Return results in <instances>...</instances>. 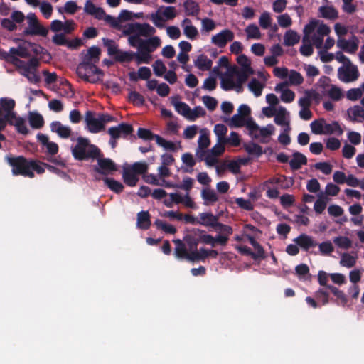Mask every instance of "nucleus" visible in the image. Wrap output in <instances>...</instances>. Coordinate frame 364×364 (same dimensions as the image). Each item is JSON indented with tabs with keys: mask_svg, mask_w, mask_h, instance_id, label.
Instances as JSON below:
<instances>
[{
	"mask_svg": "<svg viewBox=\"0 0 364 364\" xmlns=\"http://www.w3.org/2000/svg\"><path fill=\"white\" fill-rule=\"evenodd\" d=\"M72 154L80 161L94 159L100 156V150L97 146L90 144L87 139L79 136L76 145L72 149Z\"/></svg>",
	"mask_w": 364,
	"mask_h": 364,
	"instance_id": "1",
	"label": "nucleus"
},
{
	"mask_svg": "<svg viewBox=\"0 0 364 364\" xmlns=\"http://www.w3.org/2000/svg\"><path fill=\"white\" fill-rule=\"evenodd\" d=\"M356 258L348 253H344L341 256L340 264L343 267L351 268L355 266Z\"/></svg>",
	"mask_w": 364,
	"mask_h": 364,
	"instance_id": "50",
	"label": "nucleus"
},
{
	"mask_svg": "<svg viewBox=\"0 0 364 364\" xmlns=\"http://www.w3.org/2000/svg\"><path fill=\"white\" fill-rule=\"evenodd\" d=\"M328 291H330L328 289L321 288L315 293L316 299L321 301L322 305H326L331 301Z\"/></svg>",
	"mask_w": 364,
	"mask_h": 364,
	"instance_id": "39",
	"label": "nucleus"
},
{
	"mask_svg": "<svg viewBox=\"0 0 364 364\" xmlns=\"http://www.w3.org/2000/svg\"><path fill=\"white\" fill-rule=\"evenodd\" d=\"M319 12L323 18L335 20L338 17L337 10L333 6H322L319 8Z\"/></svg>",
	"mask_w": 364,
	"mask_h": 364,
	"instance_id": "29",
	"label": "nucleus"
},
{
	"mask_svg": "<svg viewBox=\"0 0 364 364\" xmlns=\"http://www.w3.org/2000/svg\"><path fill=\"white\" fill-rule=\"evenodd\" d=\"M154 74L158 77H162L167 69L161 60H156L152 65Z\"/></svg>",
	"mask_w": 364,
	"mask_h": 364,
	"instance_id": "53",
	"label": "nucleus"
},
{
	"mask_svg": "<svg viewBox=\"0 0 364 364\" xmlns=\"http://www.w3.org/2000/svg\"><path fill=\"white\" fill-rule=\"evenodd\" d=\"M173 242L176 245L174 255L178 259H186L188 254L185 244L180 240H173Z\"/></svg>",
	"mask_w": 364,
	"mask_h": 364,
	"instance_id": "32",
	"label": "nucleus"
},
{
	"mask_svg": "<svg viewBox=\"0 0 364 364\" xmlns=\"http://www.w3.org/2000/svg\"><path fill=\"white\" fill-rule=\"evenodd\" d=\"M103 45L107 48V53L109 55H114V57L118 53L119 49L116 43L111 39L102 38Z\"/></svg>",
	"mask_w": 364,
	"mask_h": 364,
	"instance_id": "44",
	"label": "nucleus"
},
{
	"mask_svg": "<svg viewBox=\"0 0 364 364\" xmlns=\"http://www.w3.org/2000/svg\"><path fill=\"white\" fill-rule=\"evenodd\" d=\"M28 120L31 127L33 129H41L44 125V119L38 112H30Z\"/></svg>",
	"mask_w": 364,
	"mask_h": 364,
	"instance_id": "28",
	"label": "nucleus"
},
{
	"mask_svg": "<svg viewBox=\"0 0 364 364\" xmlns=\"http://www.w3.org/2000/svg\"><path fill=\"white\" fill-rule=\"evenodd\" d=\"M156 29L147 23H140L138 22L128 23L124 31L125 35L136 34L139 36L147 37L155 33Z\"/></svg>",
	"mask_w": 364,
	"mask_h": 364,
	"instance_id": "5",
	"label": "nucleus"
},
{
	"mask_svg": "<svg viewBox=\"0 0 364 364\" xmlns=\"http://www.w3.org/2000/svg\"><path fill=\"white\" fill-rule=\"evenodd\" d=\"M245 124L246 125L245 118L238 114L232 117L229 124L231 127H241Z\"/></svg>",
	"mask_w": 364,
	"mask_h": 364,
	"instance_id": "63",
	"label": "nucleus"
},
{
	"mask_svg": "<svg viewBox=\"0 0 364 364\" xmlns=\"http://www.w3.org/2000/svg\"><path fill=\"white\" fill-rule=\"evenodd\" d=\"M50 129L53 132L57 133L58 135L63 139L69 138L72 132L70 127L63 125L59 121L51 122Z\"/></svg>",
	"mask_w": 364,
	"mask_h": 364,
	"instance_id": "18",
	"label": "nucleus"
},
{
	"mask_svg": "<svg viewBox=\"0 0 364 364\" xmlns=\"http://www.w3.org/2000/svg\"><path fill=\"white\" fill-rule=\"evenodd\" d=\"M129 101L134 105L136 106H142L145 103V99L144 96L136 91H131L129 92Z\"/></svg>",
	"mask_w": 364,
	"mask_h": 364,
	"instance_id": "47",
	"label": "nucleus"
},
{
	"mask_svg": "<svg viewBox=\"0 0 364 364\" xmlns=\"http://www.w3.org/2000/svg\"><path fill=\"white\" fill-rule=\"evenodd\" d=\"M302 45L300 47V53L304 56H310L313 54L314 49L310 43L309 37L304 36L302 39Z\"/></svg>",
	"mask_w": 364,
	"mask_h": 364,
	"instance_id": "41",
	"label": "nucleus"
},
{
	"mask_svg": "<svg viewBox=\"0 0 364 364\" xmlns=\"http://www.w3.org/2000/svg\"><path fill=\"white\" fill-rule=\"evenodd\" d=\"M234 38V33L229 29H224L212 37V43L219 48H224L228 41Z\"/></svg>",
	"mask_w": 364,
	"mask_h": 364,
	"instance_id": "9",
	"label": "nucleus"
},
{
	"mask_svg": "<svg viewBox=\"0 0 364 364\" xmlns=\"http://www.w3.org/2000/svg\"><path fill=\"white\" fill-rule=\"evenodd\" d=\"M178 96L172 97L171 103L178 114L187 118L188 112H190V107L186 103L178 101Z\"/></svg>",
	"mask_w": 364,
	"mask_h": 364,
	"instance_id": "23",
	"label": "nucleus"
},
{
	"mask_svg": "<svg viewBox=\"0 0 364 364\" xmlns=\"http://www.w3.org/2000/svg\"><path fill=\"white\" fill-rule=\"evenodd\" d=\"M150 214L148 211H141L137 214V227L141 230H148L151 226Z\"/></svg>",
	"mask_w": 364,
	"mask_h": 364,
	"instance_id": "24",
	"label": "nucleus"
},
{
	"mask_svg": "<svg viewBox=\"0 0 364 364\" xmlns=\"http://www.w3.org/2000/svg\"><path fill=\"white\" fill-rule=\"evenodd\" d=\"M235 203L242 209L251 211L254 209V205L250 200H245L243 198H237Z\"/></svg>",
	"mask_w": 364,
	"mask_h": 364,
	"instance_id": "61",
	"label": "nucleus"
},
{
	"mask_svg": "<svg viewBox=\"0 0 364 364\" xmlns=\"http://www.w3.org/2000/svg\"><path fill=\"white\" fill-rule=\"evenodd\" d=\"M181 26L183 28V33L188 38L193 40L198 36L197 28L192 24L189 18H185L182 21Z\"/></svg>",
	"mask_w": 364,
	"mask_h": 364,
	"instance_id": "19",
	"label": "nucleus"
},
{
	"mask_svg": "<svg viewBox=\"0 0 364 364\" xmlns=\"http://www.w3.org/2000/svg\"><path fill=\"white\" fill-rule=\"evenodd\" d=\"M230 69L231 73H233V76H237V80L235 82H237L238 84L245 83L247 80L249 76L251 75L247 73V72L239 70L235 67L230 68Z\"/></svg>",
	"mask_w": 364,
	"mask_h": 364,
	"instance_id": "49",
	"label": "nucleus"
},
{
	"mask_svg": "<svg viewBox=\"0 0 364 364\" xmlns=\"http://www.w3.org/2000/svg\"><path fill=\"white\" fill-rule=\"evenodd\" d=\"M247 38L259 39L261 33L259 28L255 24H250L245 28Z\"/></svg>",
	"mask_w": 364,
	"mask_h": 364,
	"instance_id": "54",
	"label": "nucleus"
},
{
	"mask_svg": "<svg viewBox=\"0 0 364 364\" xmlns=\"http://www.w3.org/2000/svg\"><path fill=\"white\" fill-rule=\"evenodd\" d=\"M348 115L349 119L354 121H359L362 122L364 121V109L359 105H355L352 107H350L348 111Z\"/></svg>",
	"mask_w": 364,
	"mask_h": 364,
	"instance_id": "21",
	"label": "nucleus"
},
{
	"mask_svg": "<svg viewBox=\"0 0 364 364\" xmlns=\"http://www.w3.org/2000/svg\"><path fill=\"white\" fill-rule=\"evenodd\" d=\"M48 33V29L42 26L39 21L29 25L23 31L24 36H41L46 37Z\"/></svg>",
	"mask_w": 364,
	"mask_h": 364,
	"instance_id": "14",
	"label": "nucleus"
},
{
	"mask_svg": "<svg viewBox=\"0 0 364 364\" xmlns=\"http://www.w3.org/2000/svg\"><path fill=\"white\" fill-rule=\"evenodd\" d=\"M338 78L343 82H350L356 80L359 77L358 67L351 62L340 67L338 70Z\"/></svg>",
	"mask_w": 364,
	"mask_h": 364,
	"instance_id": "6",
	"label": "nucleus"
},
{
	"mask_svg": "<svg viewBox=\"0 0 364 364\" xmlns=\"http://www.w3.org/2000/svg\"><path fill=\"white\" fill-rule=\"evenodd\" d=\"M156 142L159 146H162L166 150L175 151L177 149L176 144L173 141H167L159 135L156 136Z\"/></svg>",
	"mask_w": 364,
	"mask_h": 364,
	"instance_id": "48",
	"label": "nucleus"
},
{
	"mask_svg": "<svg viewBox=\"0 0 364 364\" xmlns=\"http://www.w3.org/2000/svg\"><path fill=\"white\" fill-rule=\"evenodd\" d=\"M246 127L250 132V134L255 139H258L262 136L263 139L260 140L262 143H267L264 138L269 137L272 135L274 132V127L269 124L264 127L260 128L255 122L250 118L246 122Z\"/></svg>",
	"mask_w": 364,
	"mask_h": 364,
	"instance_id": "4",
	"label": "nucleus"
},
{
	"mask_svg": "<svg viewBox=\"0 0 364 364\" xmlns=\"http://www.w3.org/2000/svg\"><path fill=\"white\" fill-rule=\"evenodd\" d=\"M294 242L304 251H308L310 248L314 247L318 245L312 237L304 233L294 239Z\"/></svg>",
	"mask_w": 364,
	"mask_h": 364,
	"instance_id": "15",
	"label": "nucleus"
},
{
	"mask_svg": "<svg viewBox=\"0 0 364 364\" xmlns=\"http://www.w3.org/2000/svg\"><path fill=\"white\" fill-rule=\"evenodd\" d=\"M14 126H15L16 131L20 134L26 135L29 132L28 129L27 128V126L26 124L25 120L21 117H18V118L16 119V121L15 122Z\"/></svg>",
	"mask_w": 364,
	"mask_h": 364,
	"instance_id": "56",
	"label": "nucleus"
},
{
	"mask_svg": "<svg viewBox=\"0 0 364 364\" xmlns=\"http://www.w3.org/2000/svg\"><path fill=\"white\" fill-rule=\"evenodd\" d=\"M237 63L241 66V71L247 72L249 74H253L254 70L251 67L250 60L244 54H240L237 58Z\"/></svg>",
	"mask_w": 364,
	"mask_h": 364,
	"instance_id": "31",
	"label": "nucleus"
},
{
	"mask_svg": "<svg viewBox=\"0 0 364 364\" xmlns=\"http://www.w3.org/2000/svg\"><path fill=\"white\" fill-rule=\"evenodd\" d=\"M201 197L204 200L205 205H209L217 202L219 199L218 196L214 190L210 188H203L201 191Z\"/></svg>",
	"mask_w": 364,
	"mask_h": 364,
	"instance_id": "22",
	"label": "nucleus"
},
{
	"mask_svg": "<svg viewBox=\"0 0 364 364\" xmlns=\"http://www.w3.org/2000/svg\"><path fill=\"white\" fill-rule=\"evenodd\" d=\"M274 122L278 125H284L287 124L286 122V109L284 107H280L277 114H274Z\"/></svg>",
	"mask_w": 364,
	"mask_h": 364,
	"instance_id": "64",
	"label": "nucleus"
},
{
	"mask_svg": "<svg viewBox=\"0 0 364 364\" xmlns=\"http://www.w3.org/2000/svg\"><path fill=\"white\" fill-rule=\"evenodd\" d=\"M299 40V35L293 30H289L284 34V41L287 46H293L298 43Z\"/></svg>",
	"mask_w": 364,
	"mask_h": 364,
	"instance_id": "33",
	"label": "nucleus"
},
{
	"mask_svg": "<svg viewBox=\"0 0 364 364\" xmlns=\"http://www.w3.org/2000/svg\"><path fill=\"white\" fill-rule=\"evenodd\" d=\"M214 132L218 137V142L222 144L225 141V135L228 132V128L223 124H217L214 127Z\"/></svg>",
	"mask_w": 364,
	"mask_h": 364,
	"instance_id": "42",
	"label": "nucleus"
},
{
	"mask_svg": "<svg viewBox=\"0 0 364 364\" xmlns=\"http://www.w3.org/2000/svg\"><path fill=\"white\" fill-rule=\"evenodd\" d=\"M6 160L12 167L11 171L14 176L21 175L31 178H34V173L31 171V159H27L23 156H7Z\"/></svg>",
	"mask_w": 364,
	"mask_h": 364,
	"instance_id": "3",
	"label": "nucleus"
},
{
	"mask_svg": "<svg viewBox=\"0 0 364 364\" xmlns=\"http://www.w3.org/2000/svg\"><path fill=\"white\" fill-rule=\"evenodd\" d=\"M9 55H12L13 56H18L23 58H28L30 57L31 54L28 50L22 46H19L17 48H11L9 49Z\"/></svg>",
	"mask_w": 364,
	"mask_h": 364,
	"instance_id": "43",
	"label": "nucleus"
},
{
	"mask_svg": "<svg viewBox=\"0 0 364 364\" xmlns=\"http://www.w3.org/2000/svg\"><path fill=\"white\" fill-rule=\"evenodd\" d=\"M181 160L190 169H185L183 171L186 173H191L193 168L196 165V159L191 153H185L181 156Z\"/></svg>",
	"mask_w": 364,
	"mask_h": 364,
	"instance_id": "46",
	"label": "nucleus"
},
{
	"mask_svg": "<svg viewBox=\"0 0 364 364\" xmlns=\"http://www.w3.org/2000/svg\"><path fill=\"white\" fill-rule=\"evenodd\" d=\"M133 132V127L127 123H121L118 126L109 127L107 131L110 136L114 139L127 138L132 134Z\"/></svg>",
	"mask_w": 364,
	"mask_h": 364,
	"instance_id": "7",
	"label": "nucleus"
},
{
	"mask_svg": "<svg viewBox=\"0 0 364 364\" xmlns=\"http://www.w3.org/2000/svg\"><path fill=\"white\" fill-rule=\"evenodd\" d=\"M137 64L141 63H149L151 60V55L149 53L138 51V53H135V56Z\"/></svg>",
	"mask_w": 364,
	"mask_h": 364,
	"instance_id": "60",
	"label": "nucleus"
},
{
	"mask_svg": "<svg viewBox=\"0 0 364 364\" xmlns=\"http://www.w3.org/2000/svg\"><path fill=\"white\" fill-rule=\"evenodd\" d=\"M327 289L336 297L335 299L331 297V301L336 303L338 306H344L346 305L348 303V297L342 290H340L338 288L333 285H328Z\"/></svg>",
	"mask_w": 364,
	"mask_h": 364,
	"instance_id": "16",
	"label": "nucleus"
},
{
	"mask_svg": "<svg viewBox=\"0 0 364 364\" xmlns=\"http://www.w3.org/2000/svg\"><path fill=\"white\" fill-rule=\"evenodd\" d=\"M135 53L132 51H123L119 50L114 57L116 61L119 63H129L134 58Z\"/></svg>",
	"mask_w": 364,
	"mask_h": 364,
	"instance_id": "37",
	"label": "nucleus"
},
{
	"mask_svg": "<svg viewBox=\"0 0 364 364\" xmlns=\"http://www.w3.org/2000/svg\"><path fill=\"white\" fill-rule=\"evenodd\" d=\"M183 6L186 13L188 16H196L200 11L198 4L193 0H187L184 2Z\"/></svg>",
	"mask_w": 364,
	"mask_h": 364,
	"instance_id": "36",
	"label": "nucleus"
},
{
	"mask_svg": "<svg viewBox=\"0 0 364 364\" xmlns=\"http://www.w3.org/2000/svg\"><path fill=\"white\" fill-rule=\"evenodd\" d=\"M289 79L290 83L294 85H299L304 82V77L301 73L293 70L290 72Z\"/></svg>",
	"mask_w": 364,
	"mask_h": 364,
	"instance_id": "62",
	"label": "nucleus"
},
{
	"mask_svg": "<svg viewBox=\"0 0 364 364\" xmlns=\"http://www.w3.org/2000/svg\"><path fill=\"white\" fill-rule=\"evenodd\" d=\"M161 40L158 36H153L148 39H144L138 46V51L151 53L161 46Z\"/></svg>",
	"mask_w": 364,
	"mask_h": 364,
	"instance_id": "11",
	"label": "nucleus"
},
{
	"mask_svg": "<svg viewBox=\"0 0 364 364\" xmlns=\"http://www.w3.org/2000/svg\"><path fill=\"white\" fill-rule=\"evenodd\" d=\"M205 111L200 106L196 107L193 109L190 108L187 119L190 121H195L196 118L204 116Z\"/></svg>",
	"mask_w": 364,
	"mask_h": 364,
	"instance_id": "58",
	"label": "nucleus"
},
{
	"mask_svg": "<svg viewBox=\"0 0 364 364\" xmlns=\"http://www.w3.org/2000/svg\"><path fill=\"white\" fill-rule=\"evenodd\" d=\"M264 87V85L255 78L252 79L248 84L249 89L257 97L262 95Z\"/></svg>",
	"mask_w": 364,
	"mask_h": 364,
	"instance_id": "38",
	"label": "nucleus"
},
{
	"mask_svg": "<svg viewBox=\"0 0 364 364\" xmlns=\"http://www.w3.org/2000/svg\"><path fill=\"white\" fill-rule=\"evenodd\" d=\"M244 149L250 155L256 157H259L263 154L262 147L254 142L245 144Z\"/></svg>",
	"mask_w": 364,
	"mask_h": 364,
	"instance_id": "35",
	"label": "nucleus"
},
{
	"mask_svg": "<svg viewBox=\"0 0 364 364\" xmlns=\"http://www.w3.org/2000/svg\"><path fill=\"white\" fill-rule=\"evenodd\" d=\"M154 225L158 229L162 230L166 233L175 234L176 232V228L173 225L166 223L160 219L156 220Z\"/></svg>",
	"mask_w": 364,
	"mask_h": 364,
	"instance_id": "45",
	"label": "nucleus"
},
{
	"mask_svg": "<svg viewBox=\"0 0 364 364\" xmlns=\"http://www.w3.org/2000/svg\"><path fill=\"white\" fill-rule=\"evenodd\" d=\"M220 86L225 91L234 89L235 82L233 80V73H231L230 69L221 78Z\"/></svg>",
	"mask_w": 364,
	"mask_h": 364,
	"instance_id": "27",
	"label": "nucleus"
},
{
	"mask_svg": "<svg viewBox=\"0 0 364 364\" xmlns=\"http://www.w3.org/2000/svg\"><path fill=\"white\" fill-rule=\"evenodd\" d=\"M85 121L88 131L91 133H98L104 129L100 117H95V112L92 111L88 110L86 112Z\"/></svg>",
	"mask_w": 364,
	"mask_h": 364,
	"instance_id": "8",
	"label": "nucleus"
},
{
	"mask_svg": "<svg viewBox=\"0 0 364 364\" xmlns=\"http://www.w3.org/2000/svg\"><path fill=\"white\" fill-rule=\"evenodd\" d=\"M137 135L139 138L144 140L154 139L155 141L156 136H159L158 134H154L151 130L141 127L138 129Z\"/></svg>",
	"mask_w": 364,
	"mask_h": 364,
	"instance_id": "55",
	"label": "nucleus"
},
{
	"mask_svg": "<svg viewBox=\"0 0 364 364\" xmlns=\"http://www.w3.org/2000/svg\"><path fill=\"white\" fill-rule=\"evenodd\" d=\"M218 222L219 217L212 213H199V225L215 230L217 229Z\"/></svg>",
	"mask_w": 364,
	"mask_h": 364,
	"instance_id": "13",
	"label": "nucleus"
},
{
	"mask_svg": "<svg viewBox=\"0 0 364 364\" xmlns=\"http://www.w3.org/2000/svg\"><path fill=\"white\" fill-rule=\"evenodd\" d=\"M334 243L341 248L348 249L351 247V240L347 237L339 236L335 237Z\"/></svg>",
	"mask_w": 364,
	"mask_h": 364,
	"instance_id": "59",
	"label": "nucleus"
},
{
	"mask_svg": "<svg viewBox=\"0 0 364 364\" xmlns=\"http://www.w3.org/2000/svg\"><path fill=\"white\" fill-rule=\"evenodd\" d=\"M84 11L98 20H102L103 16L105 15V10L101 7L96 6L90 0L85 2Z\"/></svg>",
	"mask_w": 364,
	"mask_h": 364,
	"instance_id": "17",
	"label": "nucleus"
},
{
	"mask_svg": "<svg viewBox=\"0 0 364 364\" xmlns=\"http://www.w3.org/2000/svg\"><path fill=\"white\" fill-rule=\"evenodd\" d=\"M359 40L355 36H353L351 40L339 38L337 41V47L345 52L355 53L358 48Z\"/></svg>",
	"mask_w": 364,
	"mask_h": 364,
	"instance_id": "10",
	"label": "nucleus"
},
{
	"mask_svg": "<svg viewBox=\"0 0 364 364\" xmlns=\"http://www.w3.org/2000/svg\"><path fill=\"white\" fill-rule=\"evenodd\" d=\"M122 178L124 183L131 187L135 186L139 181L138 176L129 168H124Z\"/></svg>",
	"mask_w": 364,
	"mask_h": 364,
	"instance_id": "26",
	"label": "nucleus"
},
{
	"mask_svg": "<svg viewBox=\"0 0 364 364\" xmlns=\"http://www.w3.org/2000/svg\"><path fill=\"white\" fill-rule=\"evenodd\" d=\"M293 158L289 161V165L292 170H299L302 165L307 164V158L303 154L296 151L292 155Z\"/></svg>",
	"mask_w": 364,
	"mask_h": 364,
	"instance_id": "20",
	"label": "nucleus"
},
{
	"mask_svg": "<svg viewBox=\"0 0 364 364\" xmlns=\"http://www.w3.org/2000/svg\"><path fill=\"white\" fill-rule=\"evenodd\" d=\"M323 122L324 119L313 121L310 124L312 132L315 134H323Z\"/></svg>",
	"mask_w": 364,
	"mask_h": 364,
	"instance_id": "57",
	"label": "nucleus"
},
{
	"mask_svg": "<svg viewBox=\"0 0 364 364\" xmlns=\"http://www.w3.org/2000/svg\"><path fill=\"white\" fill-rule=\"evenodd\" d=\"M98 167H95V171L102 175H106L108 172L117 171L115 163L108 158L98 159Z\"/></svg>",
	"mask_w": 364,
	"mask_h": 364,
	"instance_id": "12",
	"label": "nucleus"
},
{
	"mask_svg": "<svg viewBox=\"0 0 364 364\" xmlns=\"http://www.w3.org/2000/svg\"><path fill=\"white\" fill-rule=\"evenodd\" d=\"M194 234L196 236H198L200 242L204 243L205 245H210L212 247H215L214 237L206 234L203 230L196 229L194 230Z\"/></svg>",
	"mask_w": 364,
	"mask_h": 364,
	"instance_id": "34",
	"label": "nucleus"
},
{
	"mask_svg": "<svg viewBox=\"0 0 364 364\" xmlns=\"http://www.w3.org/2000/svg\"><path fill=\"white\" fill-rule=\"evenodd\" d=\"M100 55L101 50L97 46H92L87 50V54L83 56L82 62L79 63L76 70L77 75L81 79L86 82H95L90 80V77L87 74V66L98 63Z\"/></svg>",
	"mask_w": 364,
	"mask_h": 364,
	"instance_id": "2",
	"label": "nucleus"
},
{
	"mask_svg": "<svg viewBox=\"0 0 364 364\" xmlns=\"http://www.w3.org/2000/svg\"><path fill=\"white\" fill-rule=\"evenodd\" d=\"M195 66L203 71L209 70L213 65V62L205 55L200 54L194 62Z\"/></svg>",
	"mask_w": 364,
	"mask_h": 364,
	"instance_id": "25",
	"label": "nucleus"
},
{
	"mask_svg": "<svg viewBox=\"0 0 364 364\" xmlns=\"http://www.w3.org/2000/svg\"><path fill=\"white\" fill-rule=\"evenodd\" d=\"M200 132V135L198 140V147L206 149L210 144L209 132L207 129L204 128L202 129Z\"/></svg>",
	"mask_w": 364,
	"mask_h": 364,
	"instance_id": "40",
	"label": "nucleus"
},
{
	"mask_svg": "<svg viewBox=\"0 0 364 364\" xmlns=\"http://www.w3.org/2000/svg\"><path fill=\"white\" fill-rule=\"evenodd\" d=\"M0 105L1 107V110H4L6 113H7L14 110L16 102L13 99L1 97L0 99Z\"/></svg>",
	"mask_w": 364,
	"mask_h": 364,
	"instance_id": "51",
	"label": "nucleus"
},
{
	"mask_svg": "<svg viewBox=\"0 0 364 364\" xmlns=\"http://www.w3.org/2000/svg\"><path fill=\"white\" fill-rule=\"evenodd\" d=\"M105 184L113 192L119 194L124 190L123 184L112 178H105L103 179Z\"/></svg>",
	"mask_w": 364,
	"mask_h": 364,
	"instance_id": "30",
	"label": "nucleus"
},
{
	"mask_svg": "<svg viewBox=\"0 0 364 364\" xmlns=\"http://www.w3.org/2000/svg\"><path fill=\"white\" fill-rule=\"evenodd\" d=\"M128 168L137 176L144 174L148 170V165L144 162H135Z\"/></svg>",
	"mask_w": 364,
	"mask_h": 364,
	"instance_id": "52",
	"label": "nucleus"
}]
</instances>
